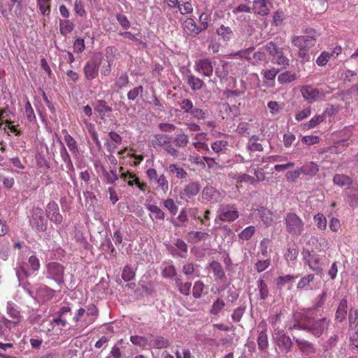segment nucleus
I'll return each mask as SVG.
<instances>
[{
    "label": "nucleus",
    "mask_w": 358,
    "mask_h": 358,
    "mask_svg": "<svg viewBox=\"0 0 358 358\" xmlns=\"http://www.w3.org/2000/svg\"><path fill=\"white\" fill-rule=\"evenodd\" d=\"M156 182L157 183V188L161 189L164 193H166L169 189V182L164 175L162 174L159 177H157Z\"/></svg>",
    "instance_id": "nucleus-43"
},
{
    "label": "nucleus",
    "mask_w": 358,
    "mask_h": 358,
    "mask_svg": "<svg viewBox=\"0 0 358 358\" xmlns=\"http://www.w3.org/2000/svg\"><path fill=\"white\" fill-rule=\"evenodd\" d=\"M30 224L37 231H45L47 229V220L43 216V211L40 208L32 210Z\"/></svg>",
    "instance_id": "nucleus-8"
},
{
    "label": "nucleus",
    "mask_w": 358,
    "mask_h": 358,
    "mask_svg": "<svg viewBox=\"0 0 358 358\" xmlns=\"http://www.w3.org/2000/svg\"><path fill=\"white\" fill-rule=\"evenodd\" d=\"M197 67L201 69L203 74L206 76H210L213 71L211 61L209 59H203L199 61Z\"/></svg>",
    "instance_id": "nucleus-18"
},
{
    "label": "nucleus",
    "mask_w": 358,
    "mask_h": 358,
    "mask_svg": "<svg viewBox=\"0 0 358 358\" xmlns=\"http://www.w3.org/2000/svg\"><path fill=\"white\" fill-rule=\"evenodd\" d=\"M304 259L307 262L310 269L316 272L317 274H321L323 269V263L317 255H312L309 251L304 254Z\"/></svg>",
    "instance_id": "nucleus-10"
},
{
    "label": "nucleus",
    "mask_w": 358,
    "mask_h": 358,
    "mask_svg": "<svg viewBox=\"0 0 358 358\" xmlns=\"http://www.w3.org/2000/svg\"><path fill=\"white\" fill-rule=\"evenodd\" d=\"M74 28V24L69 20H60L59 21V31L63 36H66L68 33L73 31Z\"/></svg>",
    "instance_id": "nucleus-28"
},
{
    "label": "nucleus",
    "mask_w": 358,
    "mask_h": 358,
    "mask_svg": "<svg viewBox=\"0 0 358 358\" xmlns=\"http://www.w3.org/2000/svg\"><path fill=\"white\" fill-rule=\"evenodd\" d=\"M300 170H301V173H303L304 175L314 176L318 172L319 167H318L317 164H316L314 162H308V163L304 164L303 166H302L300 168Z\"/></svg>",
    "instance_id": "nucleus-19"
},
{
    "label": "nucleus",
    "mask_w": 358,
    "mask_h": 358,
    "mask_svg": "<svg viewBox=\"0 0 358 358\" xmlns=\"http://www.w3.org/2000/svg\"><path fill=\"white\" fill-rule=\"evenodd\" d=\"M47 217L57 224L62 222V216L59 213L58 204L55 201L50 202L45 209Z\"/></svg>",
    "instance_id": "nucleus-12"
},
{
    "label": "nucleus",
    "mask_w": 358,
    "mask_h": 358,
    "mask_svg": "<svg viewBox=\"0 0 358 358\" xmlns=\"http://www.w3.org/2000/svg\"><path fill=\"white\" fill-rule=\"evenodd\" d=\"M296 76L295 73H292L291 71L283 72L278 76V80L281 84L291 83L296 80Z\"/></svg>",
    "instance_id": "nucleus-34"
},
{
    "label": "nucleus",
    "mask_w": 358,
    "mask_h": 358,
    "mask_svg": "<svg viewBox=\"0 0 358 358\" xmlns=\"http://www.w3.org/2000/svg\"><path fill=\"white\" fill-rule=\"evenodd\" d=\"M103 175L105 176L106 182L108 184H113L118 179V176L116 172L113 170L107 171L106 169H103Z\"/></svg>",
    "instance_id": "nucleus-49"
},
{
    "label": "nucleus",
    "mask_w": 358,
    "mask_h": 358,
    "mask_svg": "<svg viewBox=\"0 0 358 358\" xmlns=\"http://www.w3.org/2000/svg\"><path fill=\"white\" fill-rule=\"evenodd\" d=\"M143 92V86L140 85L129 90L127 93V99L129 101H135Z\"/></svg>",
    "instance_id": "nucleus-42"
},
{
    "label": "nucleus",
    "mask_w": 358,
    "mask_h": 358,
    "mask_svg": "<svg viewBox=\"0 0 358 358\" xmlns=\"http://www.w3.org/2000/svg\"><path fill=\"white\" fill-rule=\"evenodd\" d=\"M294 340L302 354L307 356L315 353L316 348L314 343L301 338L294 337Z\"/></svg>",
    "instance_id": "nucleus-13"
},
{
    "label": "nucleus",
    "mask_w": 358,
    "mask_h": 358,
    "mask_svg": "<svg viewBox=\"0 0 358 358\" xmlns=\"http://www.w3.org/2000/svg\"><path fill=\"white\" fill-rule=\"evenodd\" d=\"M102 59L101 55L97 54L85 64L83 71L87 80H92L97 76Z\"/></svg>",
    "instance_id": "nucleus-5"
},
{
    "label": "nucleus",
    "mask_w": 358,
    "mask_h": 358,
    "mask_svg": "<svg viewBox=\"0 0 358 358\" xmlns=\"http://www.w3.org/2000/svg\"><path fill=\"white\" fill-rule=\"evenodd\" d=\"M59 143L60 157L64 163V164L61 165V169L62 170H66L67 173L70 174V173L75 171L74 166L64 143L60 140H59Z\"/></svg>",
    "instance_id": "nucleus-11"
},
{
    "label": "nucleus",
    "mask_w": 358,
    "mask_h": 358,
    "mask_svg": "<svg viewBox=\"0 0 358 358\" xmlns=\"http://www.w3.org/2000/svg\"><path fill=\"white\" fill-rule=\"evenodd\" d=\"M134 277H135V273L133 271V269L131 267H129V266H126L122 271V278L125 282H129V281L131 280L132 279H134Z\"/></svg>",
    "instance_id": "nucleus-48"
},
{
    "label": "nucleus",
    "mask_w": 358,
    "mask_h": 358,
    "mask_svg": "<svg viewBox=\"0 0 358 358\" xmlns=\"http://www.w3.org/2000/svg\"><path fill=\"white\" fill-rule=\"evenodd\" d=\"M252 3V11L255 14L262 16H266L269 14L270 10L267 6V0H254Z\"/></svg>",
    "instance_id": "nucleus-15"
},
{
    "label": "nucleus",
    "mask_w": 358,
    "mask_h": 358,
    "mask_svg": "<svg viewBox=\"0 0 358 358\" xmlns=\"http://www.w3.org/2000/svg\"><path fill=\"white\" fill-rule=\"evenodd\" d=\"M50 0H37V5L43 15H49L50 13Z\"/></svg>",
    "instance_id": "nucleus-37"
},
{
    "label": "nucleus",
    "mask_w": 358,
    "mask_h": 358,
    "mask_svg": "<svg viewBox=\"0 0 358 358\" xmlns=\"http://www.w3.org/2000/svg\"><path fill=\"white\" fill-rule=\"evenodd\" d=\"M129 83V77L127 73H123L116 79L115 86L118 90H122V88L126 87Z\"/></svg>",
    "instance_id": "nucleus-39"
},
{
    "label": "nucleus",
    "mask_w": 358,
    "mask_h": 358,
    "mask_svg": "<svg viewBox=\"0 0 358 358\" xmlns=\"http://www.w3.org/2000/svg\"><path fill=\"white\" fill-rule=\"evenodd\" d=\"M169 169L171 173L175 174L178 178L184 179L187 176V173L185 169L177 164H171Z\"/></svg>",
    "instance_id": "nucleus-35"
},
{
    "label": "nucleus",
    "mask_w": 358,
    "mask_h": 358,
    "mask_svg": "<svg viewBox=\"0 0 358 358\" xmlns=\"http://www.w3.org/2000/svg\"><path fill=\"white\" fill-rule=\"evenodd\" d=\"M202 197L204 200L210 203H217L222 200L220 192L212 186H206L203 188Z\"/></svg>",
    "instance_id": "nucleus-14"
},
{
    "label": "nucleus",
    "mask_w": 358,
    "mask_h": 358,
    "mask_svg": "<svg viewBox=\"0 0 358 358\" xmlns=\"http://www.w3.org/2000/svg\"><path fill=\"white\" fill-rule=\"evenodd\" d=\"M347 299H342L336 312V319L339 322H342L345 319L347 315Z\"/></svg>",
    "instance_id": "nucleus-20"
},
{
    "label": "nucleus",
    "mask_w": 358,
    "mask_h": 358,
    "mask_svg": "<svg viewBox=\"0 0 358 358\" xmlns=\"http://www.w3.org/2000/svg\"><path fill=\"white\" fill-rule=\"evenodd\" d=\"M149 341L151 345L157 349L165 348L170 345L169 341L160 336L150 335Z\"/></svg>",
    "instance_id": "nucleus-16"
},
{
    "label": "nucleus",
    "mask_w": 358,
    "mask_h": 358,
    "mask_svg": "<svg viewBox=\"0 0 358 358\" xmlns=\"http://www.w3.org/2000/svg\"><path fill=\"white\" fill-rule=\"evenodd\" d=\"M294 278L295 277L292 275L278 277L275 280L277 287L281 289L285 284L291 282Z\"/></svg>",
    "instance_id": "nucleus-40"
},
{
    "label": "nucleus",
    "mask_w": 358,
    "mask_h": 358,
    "mask_svg": "<svg viewBox=\"0 0 358 358\" xmlns=\"http://www.w3.org/2000/svg\"><path fill=\"white\" fill-rule=\"evenodd\" d=\"M201 185L199 182H191L185 186L184 194L189 199L196 196L200 191Z\"/></svg>",
    "instance_id": "nucleus-17"
},
{
    "label": "nucleus",
    "mask_w": 358,
    "mask_h": 358,
    "mask_svg": "<svg viewBox=\"0 0 358 358\" xmlns=\"http://www.w3.org/2000/svg\"><path fill=\"white\" fill-rule=\"evenodd\" d=\"M262 48L266 50L268 55L271 57V59H273L277 55L280 53V51L283 50V48H280L273 41H270L265 45L262 46Z\"/></svg>",
    "instance_id": "nucleus-22"
},
{
    "label": "nucleus",
    "mask_w": 358,
    "mask_h": 358,
    "mask_svg": "<svg viewBox=\"0 0 358 358\" xmlns=\"http://www.w3.org/2000/svg\"><path fill=\"white\" fill-rule=\"evenodd\" d=\"M275 344L281 352L285 353L290 352L293 348V342L291 338L286 334L283 329H275L272 334Z\"/></svg>",
    "instance_id": "nucleus-3"
},
{
    "label": "nucleus",
    "mask_w": 358,
    "mask_h": 358,
    "mask_svg": "<svg viewBox=\"0 0 358 358\" xmlns=\"http://www.w3.org/2000/svg\"><path fill=\"white\" fill-rule=\"evenodd\" d=\"M189 241L192 243H196L201 241L206 240L209 234L206 232L190 231L187 234Z\"/></svg>",
    "instance_id": "nucleus-27"
},
{
    "label": "nucleus",
    "mask_w": 358,
    "mask_h": 358,
    "mask_svg": "<svg viewBox=\"0 0 358 358\" xmlns=\"http://www.w3.org/2000/svg\"><path fill=\"white\" fill-rule=\"evenodd\" d=\"M271 264V260L266 259L265 260H259L255 266V269L258 273L265 271Z\"/></svg>",
    "instance_id": "nucleus-55"
},
{
    "label": "nucleus",
    "mask_w": 358,
    "mask_h": 358,
    "mask_svg": "<svg viewBox=\"0 0 358 358\" xmlns=\"http://www.w3.org/2000/svg\"><path fill=\"white\" fill-rule=\"evenodd\" d=\"M217 34L222 36L224 41H229L233 36V31L229 27L221 25L216 31Z\"/></svg>",
    "instance_id": "nucleus-32"
},
{
    "label": "nucleus",
    "mask_w": 358,
    "mask_h": 358,
    "mask_svg": "<svg viewBox=\"0 0 358 358\" xmlns=\"http://www.w3.org/2000/svg\"><path fill=\"white\" fill-rule=\"evenodd\" d=\"M228 145V142L226 141H217L212 144V149L216 153H218L223 150L226 149Z\"/></svg>",
    "instance_id": "nucleus-54"
},
{
    "label": "nucleus",
    "mask_w": 358,
    "mask_h": 358,
    "mask_svg": "<svg viewBox=\"0 0 358 358\" xmlns=\"http://www.w3.org/2000/svg\"><path fill=\"white\" fill-rule=\"evenodd\" d=\"M56 314L60 315L63 320L67 322V319L71 316V309L69 306H62Z\"/></svg>",
    "instance_id": "nucleus-61"
},
{
    "label": "nucleus",
    "mask_w": 358,
    "mask_h": 358,
    "mask_svg": "<svg viewBox=\"0 0 358 358\" xmlns=\"http://www.w3.org/2000/svg\"><path fill=\"white\" fill-rule=\"evenodd\" d=\"M217 213L220 219L224 222H233L239 217L236 207L231 204L220 205Z\"/></svg>",
    "instance_id": "nucleus-7"
},
{
    "label": "nucleus",
    "mask_w": 358,
    "mask_h": 358,
    "mask_svg": "<svg viewBox=\"0 0 358 358\" xmlns=\"http://www.w3.org/2000/svg\"><path fill=\"white\" fill-rule=\"evenodd\" d=\"M286 231L292 236H300L304 229V222L294 213H288L285 217Z\"/></svg>",
    "instance_id": "nucleus-2"
},
{
    "label": "nucleus",
    "mask_w": 358,
    "mask_h": 358,
    "mask_svg": "<svg viewBox=\"0 0 358 358\" xmlns=\"http://www.w3.org/2000/svg\"><path fill=\"white\" fill-rule=\"evenodd\" d=\"M94 110L97 112L101 118L103 120L106 113L112 112V108L106 105V102L103 100H99L94 106Z\"/></svg>",
    "instance_id": "nucleus-21"
},
{
    "label": "nucleus",
    "mask_w": 358,
    "mask_h": 358,
    "mask_svg": "<svg viewBox=\"0 0 358 358\" xmlns=\"http://www.w3.org/2000/svg\"><path fill=\"white\" fill-rule=\"evenodd\" d=\"M176 270L173 265H170L167 267H165L162 271V276L166 278H171L173 276H176Z\"/></svg>",
    "instance_id": "nucleus-58"
},
{
    "label": "nucleus",
    "mask_w": 358,
    "mask_h": 358,
    "mask_svg": "<svg viewBox=\"0 0 358 358\" xmlns=\"http://www.w3.org/2000/svg\"><path fill=\"white\" fill-rule=\"evenodd\" d=\"M180 108L185 113H190L194 108L193 103L189 99H183L180 103Z\"/></svg>",
    "instance_id": "nucleus-64"
},
{
    "label": "nucleus",
    "mask_w": 358,
    "mask_h": 358,
    "mask_svg": "<svg viewBox=\"0 0 358 358\" xmlns=\"http://www.w3.org/2000/svg\"><path fill=\"white\" fill-rule=\"evenodd\" d=\"M292 41L294 46L299 48V56L301 58L306 57L308 50L316 43L312 38L309 39L302 36H294Z\"/></svg>",
    "instance_id": "nucleus-6"
},
{
    "label": "nucleus",
    "mask_w": 358,
    "mask_h": 358,
    "mask_svg": "<svg viewBox=\"0 0 358 358\" xmlns=\"http://www.w3.org/2000/svg\"><path fill=\"white\" fill-rule=\"evenodd\" d=\"M147 209L155 215V217L158 220H164L165 214L158 206L152 204H148Z\"/></svg>",
    "instance_id": "nucleus-38"
},
{
    "label": "nucleus",
    "mask_w": 358,
    "mask_h": 358,
    "mask_svg": "<svg viewBox=\"0 0 358 358\" xmlns=\"http://www.w3.org/2000/svg\"><path fill=\"white\" fill-rule=\"evenodd\" d=\"M168 141L165 140L164 134H156L152 140V145L155 146L162 147Z\"/></svg>",
    "instance_id": "nucleus-63"
},
{
    "label": "nucleus",
    "mask_w": 358,
    "mask_h": 358,
    "mask_svg": "<svg viewBox=\"0 0 358 358\" xmlns=\"http://www.w3.org/2000/svg\"><path fill=\"white\" fill-rule=\"evenodd\" d=\"M245 310V306H240L238 308L235 309L231 315V318H232L233 321L235 322H240Z\"/></svg>",
    "instance_id": "nucleus-62"
},
{
    "label": "nucleus",
    "mask_w": 358,
    "mask_h": 358,
    "mask_svg": "<svg viewBox=\"0 0 358 358\" xmlns=\"http://www.w3.org/2000/svg\"><path fill=\"white\" fill-rule=\"evenodd\" d=\"M64 141L73 155H77L79 152L76 141L68 133L64 136Z\"/></svg>",
    "instance_id": "nucleus-30"
},
{
    "label": "nucleus",
    "mask_w": 358,
    "mask_h": 358,
    "mask_svg": "<svg viewBox=\"0 0 358 358\" xmlns=\"http://www.w3.org/2000/svg\"><path fill=\"white\" fill-rule=\"evenodd\" d=\"M187 84L192 90L194 92L200 90L204 85V83L202 80L192 74L187 76Z\"/></svg>",
    "instance_id": "nucleus-23"
},
{
    "label": "nucleus",
    "mask_w": 358,
    "mask_h": 358,
    "mask_svg": "<svg viewBox=\"0 0 358 358\" xmlns=\"http://www.w3.org/2000/svg\"><path fill=\"white\" fill-rule=\"evenodd\" d=\"M257 287L259 292V297L262 300H265L268 296V287L266 283L262 280L259 279L257 281Z\"/></svg>",
    "instance_id": "nucleus-36"
},
{
    "label": "nucleus",
    "mask_w": 358,
    "mask_h": 358,
    "mask_svg": "<svg viewBox=\"0 0 358 358\" xmlns=\"http://www.w3.org/2000/svg\"><path fill=\"white\" fill-rule=\"evenodd\" d=\"M301 93L303 99L309 103H313L318 99H322L324 98V94L322 92H320L317 88H314L311 85L302 86L301 88Z\"/></svg>",
    "instance_id": "nucleus-9"
},
{
    "label": "nucleus",
    "mask_w": 358,
    "mask_h": 358,
    "mask_svg": "<svg viewBox=\"0 0 358 358\" xmlns=\"http://www.w3.org/2000/svg\"><path fill=\"white\" fill-rule=\"evenodd\" d=\"M131 342L136 345H139L141 347H144L148 344V342L149 341V338H146L143 336H131L130 337Z\"/></svg>",
    "instance_id": "nucleus-50"
},
{
    "label": "nucleus",
    "mask_w": 358,
    "mask_h": 358,
    "mask_svg": "<svg viewBox=\"0 0 358 358\" xmlns=\"http://www.w3.org/2000/svg\"><path fill=\"white\" fill-rule=\"evenodd\" d=\"M224 106H226L225 110L227 112L229 111V113L231 115L232 117H237L241 114L238 106L236 103L230 105L229 103H226Z\"/></svg>",
    "instance_id": "nucleus-57"
},
{
    "label": "nucleus",
    "mask_w": 358,
    "mask_h": 358,
    "mask_svg": "<svg viewBox=\"0 0 358 358\" xmlns=\"http://www.w3.org/2000/svg\"><path fill=\"white\" fill-rule=\"evenodd\" d=\"M313 309H308L301 316L300 320H296L289 329L303 330L315 338H319L328 329L329 321L326 318L315 319Z\"/></svg>",
    "instance_id": "nucleus-1"
},
{
    "label": "nucleus",
    "mask_w": 358,
    "mask_h": 358,
    "mask_svg": "<svg viewBox=\"0 0 358 358\" xmlns=\"http://www.w3.org/2000/svg\"><path fill=\"white\" fill-rule=\"evenodd\" d=\"M347 201L352 208L358 206V187L350 188Z\"/></svg>",
    "instance_id": "nucleus-26"
},
{
    "label": "nucleus",
    "mask_w": 358,
    "mask_h": 358,
    "mask_svg": "<svg viewBox=\"0 0 358 358\" xmlns=\"http://www.w3.org/2000/svg\"><path fill=\"white\" fill-rule=\"evenodd\" d=\"M324 120V117L323 115H319L313 117L310 121H308L306 124H304L305 128L312 129L322 122Z\"/></svg>",
    "instance_id": "nucleus-47"
},
{
    "label": "nucleus",
    "mask_w": 358,
    "mask_h": 358,
    "mask_svg": "<svg viewBox=\"0 0 358 358\" xmlns=\"http://www.w3.org/2000/svg\"><path fill=\"white\" fill-rule=\"evenodd\" d=\"M314 279V275L309 274L306 276L302 278L297 285V288L299 289H304L307 287L310 282H312Z\"/></svg>",
    "instance_id": "nucleus-59"
},
{
    "label": "nucleus",
    "mask_w": 358,
    "mask_h": 358,
    "mask_svg": "<svg viewBox=\"0 0 358 358\" xmlns=\"http://www.w3.org/2000/svg\"><path fill=\"white\" fill-rule=\"evenodd\" d=\"M317 227L320 229H324L327 227L326 217L322 214H317L314 217Z\"/></svg>",
    "instance_id": "nucleus-60"
},
{
    "label": "nucleus",
    "mask_w": 358,
    "mask_h": 358,
    "mask_svg": "<svg viewBox=\"0 0 358 358\" xmlns=\"http://www.w3.org/2000/svg\"><path fill=\"white\" fill-rule=\"evenodd\" d=\"M224 94L226 95L227 99L231 103H236V98L240 96L242 94L241 92L238 90H227L224 92Z\"/></svg>",
    "instance_id": "nucleus-44"
},
{
    "label": "nucleus",
    "mask_w": 358,
    "mask_h": 358,
    "mask_svg": "<svg viewBox=\"0 0 358 358\" xmlns=\"http://www.w3.org/2000/svg\"><path fill=\"white\" fill-rule=\"evenodd\" d=\"M210 268L213 270L214 276L219 279L226 278L225 273L221 264L217 261H213L209 264Z\"/></svg>",
    "instance_id": "nucleus-24"
},
{
    "label": "nucleus",
    "mask_w": 358,
    "mask_h": 358,
    "mask_svg": "<svg viewBox=\"0 0 358 358\" xmlns=\"http://www.w3.org/2000/svg\"><path fill=\"white\" fill-rule=\"evenodd\" d=\"M271 62L282 66V69H286L289 66V60L285 55L283 50L280 51L279 55H277L273 59H271Z\"/></svg>",
    "instance_id": "nucleus-25"
},
{
    "label": "nucleus",
    "mask_w": 358,
    "mask_h": 358,
    "mask_svg": "<svg viewBox=\"0 0 358 358\" xmlns=\"http://www.w3.org/2000/svg\"><path fill=\"white\" fill-rule=\"evenodd\" d=\"M174 245L181 252V253H179L178 255L181 257H184V254L187 252V245L185 243V242L180 238H176L174 240Z\"/></svg>",
    "instance_id": "nucleus-45"
},
{
    "label": "nucleus",
    "mask_w": 358,
    "mask_h": 358,
    "mask_svg": "<svg viewBox=\"0 0 358 358\" xmlns=\"http://www.w3.org/2000/svg\"><path fill=\"white\" fill-rule=\"evenodd\" d=\"M47 278L55 280L59 286L64 284V266L58 262H50L46 266Z\"/></svg>",
    "instance_id": "nucleus-4"
},
{
    "label": "nucleus",
    "mask_w": 358,
    "mask_h": 358,
    "mask_svg": "<svg viewBox=\"0 0 358 358\" xmlns=\"http://www.w3.org/2000/svg\"><path fill=\"white\" fill-rule=\"evenodd\" d=\"M226 306L225 302L220 298L214 301L209 313L213 315H217Z\"/></svg>",
    "instance_id": "nucleus-33"
},
{
    "label": "nucleus",
    "mask_w": 358,
    "mask_h": 358,
    "mask_svg": "<svg viewBox=\"0 0 358 358\" xmlns=\"http://www.w3.org/2000/svg\"><path fill=\"white\" fill-rule=\"evenodd\" d=\"M204 288V284L201 281H196L193 287V296L195 299H199Z\"/></svg>",
    "instance_id": "nucleus-51"
},
{
    "label": "nucleus",
    "mask_w": 358,
    "mask_h": 358,
    "mask_svg": "<svg viewBox=\"0 0 358 358\" xmlns=\"http://www.w3.org/2000/svg\"><path fill=\"white\" fill-rule=\"evenodd\" d=\"M164 206L166 208H167L169 212L173 215H176L178 208L176 205L174 201L171 199H168L164 201Z\"/></svg>",
    "instance_id": "nucleus-52"
},
{
    "label": "nucleus",
    "mask_w": 358,
    "mask_h": 358,
    "mask_svg": "<svg viewBox=\"0 0 358 358\" xmlns=\"http://www.w3.org/2000/svg\"><path fill=\"white\" fill-rule=\"evenodd\" d=\"M255 231V227L254 226H249L243 229L239 234L238 236L243 240H249Z\"/></svg>",
    "instance_id": "nucleus-46"
},
{
    "label": "nucleus",
    "mask_w": 358,
    "mask_h": 358,
    "mask_svg": "<svg viewBox=\"0 0 358 358\" xmlns=\"http://www.w3.org/2000/svg\"><path fill=\"white\" fill-rule=\"evenodd\" d=\"M3 322H0V338L6 339L9 335V329H8L7 324L10 322V321L5 317H3Z\"/></svg>",
    "instance_id": "nucleus-53"
},
{
    "label": "nucleus",
    "mask_w": 358,
    "mask_h": 358,
    "mask_svg": "<svg viewBox=\"0 0 358 358\" xmlns=\"http://www.w3.org/2000/svg\"><path fill=\"white\" fill-rule=\"evenodd\" d=\"M333 182L339 187L349 185L352 182V179L344 174H336L334 176Z\"/></svg>",
    "instance_id": "nucleus-29"
},
{
    "label": "nucleus",
    "mask_w": 358,
    "mask_h": 358,
    "mask_svg": "<svg viewBox=\"0 0 358 358\" xmlns=\"http://www.w3.org/2000/svg\"><path fill=\"white\" fill-rule=\"evenodd\" d=\"M178 147H186L189 143L188 136L185 134H178L174 138L173 141Z\"/></svg>",
    "instance_id": "nucleus-41"
},
{
    "label": "nucleus",
    "mask_w": 358,
    "mask_h": 358,
    "mask_svg": "<svg viewBox=\"0 0 358 358\" xmlns=\"http://www.w3.org/2000/svg\"><path fill=\"white\" fill-rule=\"evenodd\" d=\"M258 348L261 351L266 350L268 347V336L266 330L264 329L259 332L257 338Z\"/></svg>",
    "instance_id": "nucleus-31"
},
{
    "label": "nucleus",
    "mask_w": 358,
    "mask_h": 358,
    "mask_svg": "<svg viewBox=\"0 0 358 358\" xmlns=\"http://www.w3.org/2000/svg\"><path fill=\"white\" fill-rule=\"evenodd\" d=\"M330 57H331V54L328 52L324 51L317 57V59L316 60V63L318 66H323L327 64V63L329 60Z\"/></svg>",
    "instance_id": "nucleus-56"
}]
</instances>
